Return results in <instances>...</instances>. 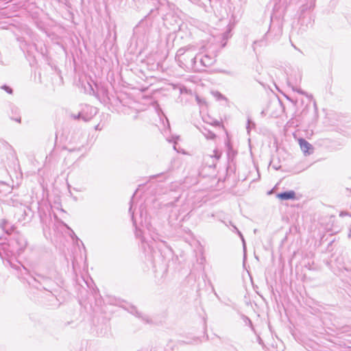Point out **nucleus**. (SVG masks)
I'll return each mask as SVG.
<instances>
[{
    "instance_id": "19",
    "label": "nucleus",
    "mask_w": 351,
    "mask_h": 351,
    "mask_svg": "<svg viewBox=\"0 0 351 351\" xmlns=\"http://www.w3.org/2000/svg\"><path fill=\"white\" fill-rule=\"evenodd\" d=\"M10 119L16 121L17 123L21 122V117L19 115H14V117L10 116Z\"/></svg>"
},
{
    "instance_id": "7",
    "label": "nucleus",
    "mask_w": 351,
    "mask_h": 351,
    "mask_svg": "<svg viewBox=\"0 0 351 351\" xmlns=\"http://www.w3.org/2000/svg\"><path fill=\"white\" fill-rule=\"evenodd\" d=\"M215 60H216L215 56L208 54H205L202 58H200L201 64L206 67L212 66L215 62Z\"/></svg>"
},
{
    "instance_id": "16",
    "label": "nucleus",
    "mask_w": 351,
    "mask_h": 351,
    "mask_svg": "<svg viewBox=\"0 0 351 351\" xmlns=\"http://www.w3.org/2000/svg\"><path fill=\"white\" fill-rule=\"evenodd\" d=\"M1 89L4 90L6 93H8V94H12L13 93V90L11 87L7 86V85H3L1 87Z\"/></svg>"
},
{
    "instance_id": "30",
    "label": "nucleus",
    "mask_w": 351,
    "mask_h": 351,
    "mask_svg": "<svg viewBox=\"0 0 351 351\" xmlns=\"http://www.w3.org/2000/svg\"><path fill=\"white\" fill-rule=\"evenodd\" d=\"M132 215H133V213ZM132 218L134 220V215L132 216Z\"/></svg>"
},
{
    "instance_id": "3",
    "label": "nucleus",
    "mask_w": 351,
    "mask_h": 351,
    "mask_svg": "<svg viewBox=\"0 0 351 351\" xmlns=\"http://www.w3.org/2000/svg\"><path fill=\"white\" fill-rule=\"evenodd\" d=\"M96 115L94 111H73L70 116L73 119L87 122Z\"/></svg>"
},
{
    "instance_id": "17",
    "label": "nucleus",
    "mask_w": 351,
    "mask_h": 351,
    "mask_svg": "<svg viewBox=\"0 0 351 351\" xmlns=\"http://www.w3.org/2000/svg\"><path fill=\"white\" fill-rule=\"evenodd\" d=\"M254 123L253 122H252L250 119L248 118V119H247V132H249L250 130L251 129V128L254 127Z\"/></svg>"
},
{
    "instance_id": "18",
    "label": "nucleus",
    "mask_w": 351,
    "mask_h": 351,
    "mask_svg": "<svg viewBox=\"0 0 351 351\" xmlns=\"http://www.w3.org/2000/svg\"><path fill=\"white\" fill-rule=\"evenodd\" d=\"M194 3L197 4L199 6L204 8L206 10V5L204 3L202 2L200 0H195Z\"/></svg>"
},
{
    "instance_id": "27",
    "label": "nucleus",
    "mask_w": 351,
    "mask_h": 351,
    "mask_svg": "<svg viewBox=\"0 0 351 351\" xmlns=\"http://www.w3.org/2000/svg\"><path fill=\"white\" fill-rule=\"evenodd\" d=\"M278 32H279V33H280V32H281V28H280V27H278Z\"/></svg>"
},
{
    "instance_id": "4",
    "label": "nucleus",
    "mask_w": 351,
    "mask_h": 351,
    "mask_svg": "<svg viewBox=\"0 0 351 351\" xmlns=\"http://www.w3.org/2000/svg\"><path fill=\"white\" fill-rule=\"evenodd\" d=\"M221 155V154L219 150L215 149L213 151V154L205 156L204 160L210 167H215L216 162L220 158Z\"/></svg>"
},
{
    "instance_id": "21",
    "label": "nucleus",
    "mask_w": 351,
    "mask_h": 351,
    "mask_svg": "<svg viewBox=\"0 0 351 351\" xmlns=\"http://www.w3.org/2000/svg\"><path fill=\"white\" fill-rule=\"evenodd\" d=\"M346 215H348V213H346V212H341L340 214H339L340 217H343V216H346Z\"/></svg>"
},
{
    "instance_id": "15",
    "label": "nucleus",
    "mask_w": 351,
    "mask_h": 351,
    "mask_svg": "<svg viewBox=\"0 0 351 351\" xmlns=\"http://www.w3.org/2000/svg\"><path fill=\"white\" fill-rule=\"evenodd\" d=\"M215 97H216V99L217 100H226V97L221 95L219 92H215L213 93Z\"/></svg>"
},
{
    "instance_id": "22",
    "label": "nucleus",
    "mask_w": 351,
    "mask_h": 351,
    "mask_svg": "<svg viewBox=\"0 0 351 351\" xmlns=\"http://www.w3.org/2000/svg\"><path fill=\"white\" fill-rule=\"evenodd\" d=\"M88 85H89L90 88V94H93L94 95L95 94V90H93V88H92L90 84H88Z\"/></svg>"
},
{
    "instance_id": "26",
    "label": "nucleus",
    "mask_w": 351,
    "mask_h": 351,
    "mask_svg": "<svg viewBox=\"0 0 351 351\" xmlns=\"http://www.w3.org/2000/svg\"><path fill=\"white\" fill-rule=\"evenodd\" d=\"M314 6H315V3H314V2H311V5H310V6H309V8H314Z\"/></svg>"
},
{
    "instance_id": "2",
    "label": "nucleus",
    "mask_w": 351,
    "mask_h": 351,
    "mask_svg": "<svg viewBox=\"0 0 351 351\" xmlns=\"http://www.w3.org/2000/svg\"><path fill=\"white\" fill-rule=\"evenodd\" d=\"M193 47H188L186 49L180 48L176 53L178 61L182 64H187L191 66H194L196 64L197 56L194 54H189Z\"/></svg>"
},
{
    "instance_id": "11",
    "label": "nucleus",
    "mask_w": 351,
    "mask_h": 351,
    "mask_svg": "<svg viewBox=\"0 0 351 351\" xmlns=\"http://www.w3.org/2000/svg\"><path fill=\"white\" fill-rule=\"evenodd\" d=\"M79 146L77 147H73V148H69V151L70 152H73V151H75V150H80V148L81 147H84V136H81V138L79 139Z\"/></svg>"
},
{
    "instance_id": "14",
    "label": "nucleus",
    "mask_w": 351,
    "mask_h": 351,
    "mask_svg": "<svg viewBox=\"0 0 351 351\" xmlns=\"http://www.w3.org/2000/svg\"><path fill=\"white\" fill-rule=\"evenodd\" d=\"M131 313L136 315L137 317H142L143 320L148 322L145 317H143L141 313H139L135 307H132L130 311Z\"/></svg>"
},
{
    "instance_id": "13",
    "label": "nucleus",
    "mask_w": 351,
    "mask_h": 351,
    "mask_svg": "<svg viewBox=\"0 0 351 351\" xmlns=\"http://www.w3.org/2000/svg\"><path fill=\"white\" fill-rule=\"evenodd\" d=\"M203 134L207 139H214L216 136L213 132L206 130L203 132Z\"/></svg>"
},
{
    "instance_id": "8",
    "label": "nucleus",
    "mask_w": 351,
    "mask_h": 351,
    "mask_svg": "<svg viewBox=\"0 0 351 351\" xmlns=\"http://www.w3.org/2000/svg\"><path fill=\"white\" fill-rule=\"evenodd\" d=\"M295 197V193L293 191H285L277 194V197L282 200L293 199Z\"/></svg>"
},
{
    "instance_id": "28",
    "label": "nucleus",
    "mask_w": 351,
    "mask_h": 351,
    "mask_svg": "<svg viewBox=\"0 0 351 351\" xmlns=\"http://www.w3.org/2000/svg\"><path fill=\"white\" fill-rule=\"evenodd\" d=\"M292 45L293 46V47H294L295 49H297V50L300 51V50L296 47V46H295V45Z\"/></svg>"
},
{
    "instance_id": "20",
    "label": "nucleus",
    "mask_w": 351,
    "mask_h": 351,
    "mask_svg": "<svg viewBox=\"0 0 351 351\" xmlns=\"http://www.w3.org/2000/svg\"><path fill=\"white\" fill-rule=\"evenodd\" d=\"M234 228L236 230L237 232L239 234V236L241 237L243 242V244L245 245V241H244V239H243V237L242 235V234L241 233V232L237 228L236 226H234Z\"/></svg>"
},
{
    "instance_id": "1",
    "label": "nucleus",
    "mask_w": 351,
    "mask_h": 351,
    "mask_svg": "<svg viewBox=\"0 0 351 351\" xmlns=\"http://www.w3.org/2000/svg\"><path fill=\"white\" fill-rule=\"evenodd\" d=\"M302 80V74L299 71H295L294 77L291 75L290 77H287V83L293 91L298 92L301 95H305V97L302 99L301 103L302 105V110H317V106L315 101L311 95H308L304 92L298 87V84Z\"/></svg>"
},
{
    "instance_id": "9",
    "label": "nucleus",
    "mask_w": 351,
    "mask_h": 351,
    "mask_svg": "<svg viewBox=\"0 0 351 351\" xmlns=\"http://www.w3.org/2000/svg\"><path fill=\"white\" fill-rule=\"evenodd\" d=\"M0 226L8 234H11L13 230L12 226L5 219L2 220Z\"/></svg>"
},
{
    "instance_id": "24",
    "label": "nucleus",
    "mask_w": 351,
    "mask_h": 351,
    "mask_svg": "<svg viewBox=\"0 0 351 351\" xmlns=\"http://www.w3.org/2000/svg\"><path fill=\"white\" fill-rule=\"evenodd\" d=\"M136 236L137 237H141V230H136Z\"/></svg>"
},
{
    "instance_id": "32",
    "label": "nucleus",
    "mask_w": 351,
    "mask_h": 351,
    "mask_svg": "<svg viewBox=\"0 0 351 351\" xmlns=\"http://www.w3.org/2000/svg\"><path fill=\"white\" fill-rule=\"evenodd\" d=\"M350 217H351V215H350Z\"/></svg>"
},
{
    "instance_id": "23",
    "label": "nucleus",
    "mask_w": 351,
    "mask_h": 351,
    "mask_svg": "<svg viewBox=\"0 0 351 351\" xmlns=\"http://www.w3.org/2000/svg\"><path fill=\"white\" fill-rule=\"evenodd\" d=\"M307 8H308V5H304L302 7V12H304V10H306Z\"/></svg>"
},
{
    "instance_id": "29",
    "label": "nucleus",
    "mask_w": 351,
    "mask_h": 351,
    "mask_svg": "<svg viewBox=\"0 0 351 351\" xmlns=\"http://www.w3.org/2000/svg\"><path fill=\"white\" fill-rule=\"evenodd\" d=\"M131 211H132V206L130 208V212H131Z\"/></svg>"
},
{
    "instance_id": "6",
    "label": "nucleus",
    "mask_w": 351,
    "mask_h": 351,
    "mask_svg": "<svg viewBox=\"0 0 351 351\" xmlns=\"http://www.w3.org/2000/svg\"><path fill=\"white\" fill-rule=\"evenodd\" d=\"M203 112L204 113L201 114V115L204 122L212 125H219L220 124V121L218 119L212 117V116L208 112V111Z\"/></svg>"
},
{
    "instance_id": "31",
    "label": "nucleus",
    "mask_w": 351,
    "mask_h": 351,
    "mask_svg": "<svg viewBox=\"0 0 351 351\" xmlns=\"http://www.w3.org/2000/svg\"><path fill=\"white\" fill-rule=\"evenodd\" d=\"M206 1H207L208 3H210V0H206Z\"/></svg>"
},
{
    "instance_id": "5",
    "label": "nucleus",
    "mask_w": 351,
    "mask_h": 351,
    "mask_svg": "<svg viewBox=\"0 0 351 351\" xmlns=\"http://www.w3.org/2000/svg\"><path fill=\"white\" fill-rule=\"evenodd\" d=\"M299 144L302 151L305 155H310L313 153V147L311 143L304 138L299 139Z\"/></svg>"
},
{
    "instance_id": "10",
    "label": "nucleus",
    "mask_w": 351,
    "mask_h": 351,
    "mask_svg": "<svg viewBox=\"0 0 351 351\" xmlns=\"http://www.w3.org/2000/svg\"><path fill=\"white\" fill-rule=\"evenodd\" d=\"M12 188L10 186L6 184L3 182H0V192L4 193H9L12 191Z\"/></svg>"
},
{
    "instance_id": "12",
    "label": "nucleus",
    "mask_w": 351,
    "mask_h": 351,
    "mask_svg": "<svg viewBox=\"0 0 351 351\" xmlns=\"http://www.w3.org/2000/svg\"><path fill=\"white\" fill-rule=\"evenodd\" d=\"M195 99L200 108L207 107L206 102L204 99L201 98L198 95H196Z\"/></svg>"
},
{
    "instance_id": "25",
    "label": "nucleus",
    "mask_w": 351,
    "mask_h": 351,
    "mask_svg": "<svg viewBox=\"0 0 351 351\" xmlns=\"http://www.w3.org/2000/svg\"><path fill=\"white\" fill-rule=\"evenodd\" d=\"M272 30V27H271V25H270L269 27V29L268 30V32L265 34V36H267L269 34V33Z\"/></svg>"
}]
</instances>
